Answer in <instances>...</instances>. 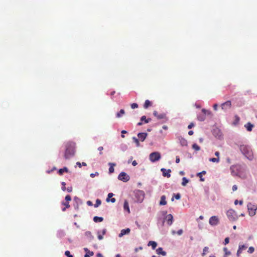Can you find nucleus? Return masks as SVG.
I'll return each mask as SVG.
<instances>
[{
  "label": "nucleus",
  "mask_w": 257,
  "mask_h": 257,
  "mask_svg": "<svg viewBox=\"0 0 257 257\" xmlns=\"http://www.w3.org/2000/svg\"><path fill=\"white\" fill-rule=\"evenodd\" d=\"M215 155L217 157L219 158V152H216L215 153Z\"/></svg>",
  "instance_id": "60"
},
{
  "label": "nucleus",
  "mask_w": 257,
  "mask_h": 257,
  "mask_svg": "<svg viewBox=\"0 0 257 257\" xmlns=\"http://www.w3.org/2000/svg\"><path fill=\"white\" fill-rule=\"evenodd\" d=\"M147 135L148 134L146 133H140L138 134V137L141 141L143 142L146 139Z\"/></svg>",
  "instance_id": "12"
},
{
  "label": "nucleus",
  "mask_w": 257,
  "mask_h": 257,
  "mask_svg": "<svg viewBox=\"0 0 257 257\" xmlns=\"http://www.w3.org/2000/svg\"><path fill=\"white\" fill-rule=\"evenodd\" d=\"M108 165H109V173H112L114 172V166H115V163H109L108 164Z\"/></svg>",
  "instance_id": "23"
},
{
  "label": "nucleus",
  "mask_w": 257,
  "mask_h": 257,
  "mask_svg": "<svg viewBox=\"0 0 257 257\" xmlns=\"http://www.w3.org/2000/svg\"><path fill=\"white\" fill-rule=\"evenodd\" d=\"M151 105H152V102L149 100H146L144 104V108L145 109H147L149 107L151 106Z\"/></svg>",
  "instance_id": "24"
},
{
  "label": "nucleus",
  "mask_w": 257,
  "mask_h": 257,
  "mask_svg": "<svg viewBox=\"0 0 257 257\" xmlns=\"http://www.w3.org/2000/svg\"><path fill=\"white\" fill-rule=\"evenodd\" d=\"M239 149L242 154L249 160H252L253 155L250 147L247 145H241L239 146Z\"/></svg>",
  "instance_id": "2"
},
{
  "label": "nucleus",
  "mask_w": 257,
  "mask_h": 257,
  "mask_svg": "<svg viewBox=\"0 0 257 257\" xmlns=\"http://www.w3.org/2000/svg\"><path fill=\"white\" fill-rule=\"evenodd\" d=\"M65 147L66 150L64 154V158L67 160L74 155L75 144L72 142H69L66 143Z\"/></svg>",
  "instance_id": "1"
},
{
  "label": "nucleus",
  "mask_w": 257,
  "mask_h": 257,
  "mask_svg": "<svg viewBox=\"0 0 257 257\" xmlns=\"http://www.w3.org/2000/svg\"><path fill=\"white\" fill-rule=\"evenodd\" d=\"M166 219H167V220L168 224L169 225H171L172 224V222H173V215L172 214H168L166 216Z\"/></svg>",
  "instance_id": "14"
},
{
  "label": "nucleus",
  "mask_w": 257,
  "mask_h": 257,
  "mask_svg": "<svg viewBox=\"0 0 257 257\" xmlns=\"http://www.w3.org/2000/svg\"><path fill=\"white\" fill-rule=\"evenodd\" d=\"M131 107L133 109L137 108L138 107V105L136 103H133L131 104Z\"/></svg>",
  "instance_id": "43"
},
{
  "label": "nucleus",
  "mask_w": 257,
  "mask_h": 257,
  "mask_svg": "<svg viewBox=\"0 0 257 257\" xmlns=\"http://www.w3.org/2000/svg\"><path fill=\"white\" fill-rule=\"evenodd\" d=\"M229 237H226L224 239V244L226 245V244H228L229 243Z\"/></svg>",
  "instance_id": "47"
},
{
  "label": "nucleus",
  "mask_w": 257,
  "mask_h": 257,
  "mask_svg": "<svg viewBox=\"0 0 257 257\" xmlns=\"http://www.w3.org/2000/svg\"><path fill=\"white\" fill-rule=\"evenodd\" d=\"M192 148L195 150L196 151H198L200 150V148L199 146H198L196 144H194L192 145Z\"/></svg>",
  "instance_id": "31"
},
{
  "label": "nucleus",
  "mask_w": 257,
  "mask_h": 257,
  "mask_svg": "<svg viewBox=\"0 0 257 257\" xmlns=\"http://www.w3.org/2000/svg\"><path fill=\"white\" fill-rule=\"evenodd\" d=\"M209 222L212 226L217 225L219 223L218 217L216 216L211 217L209 219Z\"/></svg>",
  "instance_id": "9"
},
{
  "label": "nucleus",
  "mask_w": 257,
  "mask_h": 257,
  "mask_svg": "<svg viewBox=\"0 0 257 257\" xmlns=\"http://www.w3.org/2000/svg\"><path fill=\"white\" fill-rule=\"evenodd\" d=\"M180 143H181L182 146H187V140H186L184 138H181L180 140Z\"/></svg>",
  "instance_id": "30"
},
{
  "label": "nucleus",
  "mask_w": 257,
  "mask_h": 257,
  "mask_svg": "<svg viewBox=\"0 0 257 257\" xmlns=\"http://www.w3.org/2000/svg\"><path fill=\"white\" fill-rule=\"evenodd\" d=\"M113 196V194L112 193H109L108 194V197L106 199V201L109 202V198H111Z\"/></svg>",
  "instance_id": "41"
},
{
  "label": "nucleus",
  "mask_w": 257,
  "mask_h": 257,
  "mask_svg": "<svg viewBox=\"0 0 257 257\" xmlns=\"http://www.w3.org/2000/svg\"><path fill=\"white\" fill-rule=\"evenodd\" d=\"M118 179L124 182H126L130 180V177L125 172H121L118 176Z\"/></svg>",
  "instance_id": "7"
},
{
  "label": "nucleus",
  "mask_w": 257,
  "mask_h": 257,
  "mask_svg": "<svg viewBox=\"0 0 257 257\" xmlns=\"http://www.w3.org/2000/svg\"><path fill=\"white\" fill-rule=\"evenodd\" d=\"M65 200L67 201V202H69L71 200V197L69 195H67L65 197Z\"/></svg>",
  "instance_id": "40"
},
{
  "label": "nucleus",
  "mask_w": 257,
  "mask_h": 257,
  "mask_svg": "<svg viewBox=\"0 0 257 257\" xmlns=\"http://www.w3.org/2000/svg\"><path fill=\"white\" fill-rule=\"evenodd\" d=\"M177 233L179 235H181L183 233V230L179 229V230H178Z\"/></svg>",
  "instance_id": "52"
},
{
  "label": "nucleus",
  "mask_w": 257,
  "mask_h": 257,
  "mask_svg": "<svg viewBox=\"0 0 257 257\" xmlns=\"http://www.w3.org/2000/svg\"><path fill=\"white\" fill-rule=\"evenodd\" d=\"M103 220V218L101 217L95 216L93 218V221L95 222H101Z\"/></svg>",
  "instance_id": "26"
},
{
  "label": "nucleus",
  "mask_w": 257,
  "mask_h": 257,
  "mask_svg": "<svg viewBox=\"0 0 257 257\" xmlns=\"http://www.w3.org/2000/svg\"><path fill=\"white\" fill-rule=\"evenodd\" d=\"M138 164L137 162H136V161H134L133 162H132V165L134 166H137Z\"/></svg>",
  "instance_id": "58"
},
{
  "label": "nucleus",
  "mask_w": 257,
  "mask_h": 257,
  "mask_svg": "<svg viewBox=\"0 0 257 257\" xmlns=\"http://www.w3.org/2000/svg\"><path fill=\"white\" fill-rule=\"evenodd\" d=\"M247 247L244 245H239V249H240L241 251L243 250V249H244L246 248Z\"/></svg>",
  "instance_id": "46"
},
{
  "label": "nucleus",
  "mask_w": 257,
  "mask_h": 257,
  "mask_svg": "<svg viewBox=\"0 0 257 257\" xmlns=\"http://www.w3.org/2000/svg\"><path fill=\"white\" fill-rule=\"evenodd\" d=\"M64 172H68V169L66 167H64L63 168L60 169L58 171V173L60 175H62Z\"/></svg>",
  "instance_id": "22"
},
{
  "label": "nucleus",
  "mask_w": 257,
  "mask_h": 257,
  "mask_svg": "<svg viewBox=\"0 0 257 257\" xmlns=\"http://www.w3.org/2000/svg\"><path fill=\"white\" fill-rule=\"evenodd\" d=\"M62 185V190L64 191H65L66 189V187H65V186H66V183L65 182H62V183H61Z\"/></svg>",
  "instance_id": "44"
},
{
  "label": "nucleus",
  "mask_w": 257,
  "mask_h": 257,
  "mask_svg": "<svg viewBox=\"0 0 257 257\" xmlns=\"http://www.w3.org/2000/svg\"><path fill=\"white\" fill-rule=\"evenodd\" d=\"M87 204L88 205H92V202H91L90 201H88L87 202Z\"/></svg>",
  "instance_id": "62"
},
{
  "label": "nucleus",
  "mask_w": 257,
  "mask_h": 257,
  "mask_svg": "<svg viewBox=\"0 0 257 257\" xmlns=\"http://www.w3.org/2000/svg\"><path fill=\"white\" fill-rule=\"evenodd\" d=\"M77 165H78L80 168L82 166H86L87 165L85 162H82V163H80V162H77L76 163Z\"/></svg>",
  "instance_id": "39"
},
{
  "label": "nucleus",
  "mask_w": 257,
  "mask_h": 257,
  "mask_svg": "<svg viewBox=\"0 0 257 257\" xmlns=\"http://www.w3.org/2000/svg\"><path fill=\"white\" fill-rule=\"evenodd\" d=\"M151 120L150 118H146V116L145 115L142 116L141 117V121H144L145 123H147Z\"/></svg>",
  "instance_id": "25"
},
{
  "label": "nucleus",
  "mask_w": 257,
  "mask_h": 257,
  "mask_svg": "<svg viewBox=\"0 0 257 257\" xmlns=\"http://www.w3.org/2000/svg\"><path fill=\"white\" fill-rule=\"evenodd\" d=\"M85 234L86 236L89 237L90 239H92L93 238V236L91 234V233L90 231H87Z\"/></svg>",
  "instance_id": "35"
},
{
  "label": "nucleus",
  "mask_w": 257,
  "mask_h": 257,
  "mask_svg": "<svg viewBox=\"0 0 257 257\" xmlns=\"http://www.w3.org/2000/svg\"><path fill=\"white\" fill-rule=\"evenodd\" d=\"M206 174V171H202L200 173H199L198 174H197V176H200V175H202V174Z\"/></svg>",
  "instance_id": "55"
},
{
  "label": "nucleus",
  "mask_w": 257,
  "mask_h": 257,
  "mask_svg": "<svg viewBox=\"0 0 257 257\" xmlns=\"http://www.w3.org/2000/svg\"><path fill=\"white\" fill-rule=\"evenodd\" d=\"M101 200H99V199H97L96 201L95 204H94V207H98L101 204Z\"/></svg>",
  "instance_id": "36"
},
{
  "label": "nucleus",
  "mask_w": 257,
  "mask_h": 257,
  "mask_svg": "<svg viewBox=\"0 0 257 257\" xmlns=\"http://www.w3.org/2000/svg\"><path fill=\"white\" fill-rule=\"evenodd\" d=\"M133 140H134V142L136 143L137 147H139L140 146L139 139L136 138V137H134L133 138Z\"/></svg>",
  "instance_id": "32"
},
{
  "label": "nucleus",
  "mask_w": 257,
  "mask_h": 257,
  "mask_svg": "<svg viewBox=\"0 0 257 257\" xmlns=\"http://www.w3.org/2000/svg\"><path fill=\"white\" fill-rule=\"evenodd\" d=\"M98 150L99 151V154L100 155H102V151L103 150V147H98Z\"/></svg>",
  "instance_id": "45"
},
{
  "label": "nucleus",
  "mask_w": 257,
  "mask_h": 257,
  "mask_svg": "<svg viewBox=\"0 0 257 257\" xmlns=\"http://www.w3.org/2000/svg\"><path fill=\"white\" fill-rule=\"evenodd\" d=\"M149 158L151 162H155L160 159L161 155L158 152H153L150 154Z\"/></svg>",
  "instance_id": "6"
},
{
  "label": "nucleus",
  "mask_w": 257,
  "mask_h": 257,
  "mask_svg": "<svg viewBox=\"0 0 257 257\" xmlns=\"http://www.w3.org/2000/svg\"><path fill=\"white\" fill-rule=\"evenodd\" d=\"M199 177L200 178V181H204V179L202 178V175H200V176H199Z\"/></svg>",
  "instance_id": "63"
},
{
  "label": "nucleus",
  "mask_w": 257,
  "mask_h": 257,
  "mask_svg": "<svg viewBox=\"0 0 257 257\" xmlns=\"http://www.w3.org/2000/svg\"><path fill=\"white\" fill-rule=\"evenodd\" d=\"M180 162V158L179 157L177 156L176 158V163H179Z\"/></svg>",
  "instance_id": "57"
},
{
  "label": "nucleus",
  "mask_w": 257,
  "mask_h": 257,
  "mask_svg": "<svg viewBox=\"0 0 257 257\" xmlns=\"http://www.w3.org/2000/svg\"><path fill=\"white\" fill-rule=\"evenodd\" d=\"M124 113H125V111H124V109H120L119 112L117 113L116 117L118 118L120 117L123 114H124Z\"/></svg>",
  "instance_id": "28"
},
{
  "label": "nucleus",
  "mask_w": 257,
  "mask_h": 257,
  "mask_svg": "<svg viewBox=\"0 0 257 257\" xmlns=\"http://www.w3.org/2000/svg\"><path fill=\"white\" fill-rule=\"evenodd\" d=\"M247 208L248 210V214L250 216H253L255 214L256 210L257 209V206L256 205L249 203L247 204Z\"/></svg>",
  "instance_id": "3"
},
{
  "label": "nucleus",
  "mask_w": 257,
  "mask_h": 257,
  "mask_svg": "<svg viewBox=\"0 0 257 257\" xmlns=\"http://www.w3.org/2000/svg\"><path fill=\"white\" fill-rule=\"evenodd\" d=\"M97 257H103L101 253H97Z\"/></svg>",
  "instance_id": "64"
},
{
  "label": "nucleus",
  "mask_w": 257,
  "mask_h": 257,
  "mask_svg": "<svg viewBox=\"0 0 257 257\" xmlns=\"http://www.w3.org/2000/svg\"><path fill=\"white\" fill-rule=\"evenodd\" d=\"M244 126L246 128L247 131L250 132L252 131L253 125L250 122H247L246 124H245Z\"/></svg>",
  "instance_id": "18"
},
{
  "label": "nucleus",
  "mask_w": 257,
  "mask_h": 257,
  "mask_svg": "<svg viewBox=\"0 0 257 257\" xmlns=\"http://www.w3.org/2000/svg\"><path fill=\"white\" fill-rule=\"evenodd\" d=\"M153 114L157 117L158 119H163L165 117V114H158L156 111H154L153 112Z\"/></svg>",
  "instance_id": "17"
},
{
  "label": "nucleus",
  "mask_w": 257,
  "mask_h": 257,
  "mask_svg": "<svg viewBox=\"0 0 257 257\" xmlns=\"http://www.w3.org/2000/svg\"><path fill=\"white\" fill-rule=\"evenodd\" d=\"M66 190H67V192H71L72 191V187H69Z\"/></svg>",
  "instance_id": "51"
},
{
  "label": "nucleus",
  "mask_w": 257,
  "mask_h": 257,
  "mask_svg": "<svg viewBox=\"0 0 257 257\" xmlns=\"http://www.w3.org/2000/svg\"><path fill=\"white\" fill-rule=\"evenodd\" d=\"M156 252L158 254H162V255H166V252L165 251H163V248L162 247H159L156 249Z\"/></svg>",
  "instance_id": "16"
},
{
  "label": "nucleus",
  "mask_w": 257,
  "mask_h": 257,
  "mask_svg": "<svg viewBox=\"0 0 257 257\" xmlns=\"http://www.w3.org/2000/svg\"><path fill=\"white\" fill-rule=\"evenodd\" d=\"M210 114V112L208 110H206L205 109H202V113L201 114H199L197 118L199 121H204L206 118V114Z\"/></svg>",
  "instance_id": "8"
},
{
  "label": "nucleus",
  "mask_w": 257,
  "mask_h": 257,
  "mask_svg": "<svg viewBox=\"0 0 257 257\" xmlns=\"http://www.w3.org/2000/svg\"><path fill=\"white\" fill-rule=\"evenodd\" d=\"M131 231V230L130 228H126L125 229H122L120 231V233L119 234L118 236L119 237H121L124 235L126 234H128Z\"/></svg>",
  "instance_id": "13"
},
{
  "label": "nucleus",
  "mask_w": 257,
  "mask_h": 257,
  "mask_svg": "<svg viewBox=\"0 0 257 257\" xmlns=\"http://www.w3.org/2000/svg\"><path fill=\"white\" fill-rule=\"evenodd\" d=\"M254 248L252 246H250L249 247L247 252L249 253H252L254 252Z\"/></svg>",
  "instance_id": "38"
},
{
  "label": "nucleus",
  "mask_w": 257,
  "mask_h": 257,
  "mask_svg": "<svg viewBox=\"0 0 257 257\" xmlns=\"http://www.w3.org/2000/svg\"><path fill=\"white\" fill-rule=\"evenodd\" d=\"M65 254L68 257H73V256L70 254V252L68 250L65 251Z\"/></svg>",
  "instance_id": "42"
},
{
  "label": "nucleus",
  "mask_w": 257,
  "mask_h": 257,
  "mask_svg": "<svg viewBox=\"0 0 257 257\" xmlns=\"http://www.w3.org/2000/svg\"><path fill=\"white\" fill-rule=\"evenodd\" d=\"M148 246H151L152 249H155L157 246V243L154 241H150L148 243Z\"/></svg>",
  "instance_id": "15"
},
{
  "label": "nucleus",
  "mask_w": 257,
  "mask_h": 257,
  "mask_svg": "<svg viewBox=\"0 0 257 257\" xmlns=\"http://www.w3.org/2000/svg\"><path fill=\"white\" fill-rule=\"evenodd\" d=\"M85 251L87 252L85 255H84V257H90V256H92L94 254V253L93 251H89L87 248H84Z\"/></svg>",
  "instance_id": "21"
},
{
  "label": "nucleus",
  "mask_w": 257,
  "mask_h": 257,
  "mask_svg": "<svg viewBox=\"0 0 257 257\" xmlns=\"http://www.w3.org/2000/svg\"><path fill=\"white\" fill-rule=\"evenodd\" d=\"M194 126V124L193 122L190 123L188 126V128L190 129Z\"/></svg>",
  "instance_id": "49"
},
{
  "label": "nucleus",
  "mask_w": 257,
  "mask_h": 257,
  "mask_svg": "<svg viewBox=\"0 0 257 257\" xmlns=\"http://www.w3.org/2000/svg\"><path fill=\"white\" fill-rule=\"evenodd\" d=\"M174 197H175V198L176 199L178 200V199H179L180 198L181 196H180V194L179 193H178L176 195H174Z\"/></svg>",
  "instance_id": "48"
},
{
  "label": "nucleus",
  "mask_w": 257,
  "mask_h": 257,
  "mask_svg": "<svg viewBox=\"0 0 257 257\" xmlns=\"http://www.w3.org/2000/svg\"><path fill=\"white\" fill-rule=\"evenodd\" d=\"M208 247L206 246L203 248V252L202 253V256H204L206 254V252L208 251Z\"/></svg>",
  "instance_id": "37"
},
{
  "label": "nucleus",
  "mask_w": 257,
  "mask_h": 257,
  "mask_svg": "<svg viewBox=\"0 0 257 257\" xmlns=\"http://www.w3.org/2000/svg\"><path fill=\"white\" fill-rule=\"evenodd\" d=\"M189 182V180L186 178V177H183L182 178V185L183 186H185Z\"/></svg>",
  "instance_id": "29"
},
{
  "label": "nucleus",
  "mask_w": 257,
  "mask_h": 257,
  "mask_svg": "<svg viewBox=\"0 0 257 257\" xmlns=\"http://www.w3.org/2000/svg\"><path fill=\"white\" fill-rule=\"evenodd\" d=\"M161 171L162 172L163 176L167 177V178L170 177V172H171L170 169H168V170H167L165 168H162L161 169Z\"/></svg>",
  "instance_id": "11"
},
{
  "label": "nucleus",
  "mask_w": 257,
  "mask_h": 257,
  "mask_svg": "<svg viewBox=\"0 0 257 257\" xmlns=\"http://www.w3.org/2000/svg\"><path fill=\"white\" fill-rule=\"evenodd\" d=\"M166 204H167V201H166V197L165 195H163L161 197V200L160 201V205H165Z\"/></svg>",
  "instance_id": "19"
},
{
  "label": "nucleus",
  "mask_w": 257,
  "mask_h": 257,
  "mask_svg": "<svg viewBox=\"0 0 257 257\" xmlns=\"http://www.w3.org/2000/svg\"><path fill=\"white\" fill-rule=\"evenodd\" d=\"M98 238L99 240H101L103 239L102 235L99 234V232H98Z\"/></svg>",
  "instance_id": "54"
},
{
  "label": "nucleus",
  "mask_w": 257,
  "mask_h": 257,
  "mask_svg": "<svg viewBox=\"0 0 257 257\" xmlns=\"http://www.w3.org/2000/svg\"><path fill=\"white\" fill-rule=\"evenodd\" d=\"M135 198H136V201L138 202H142L145 197V194L143 191L137 190L135 192Z\"/></svg>",
  "instance_id": "5"
},
{
  "label": "nucleus",
  "mask_w": 257,
  "mask_h": 257,
  "mask_svg": "<svg viewBox=\"0 0 257 257\" xmlns=\"http://www.w3.org/2000/svg\"><path fill=\"white\" fill-rule=\"evenodd\" d=\"M222 109L224 110H227L230 109L231 107V102L230 100H227L226 102L223 103L221 105Z\"/></svg>",
  "instance_id": "10"
},
{
  "label": "nucleus",
  "mask_w": 257,
  "mask_h": 257,
  "mask_svg": "<svg viewBox=\"0 0 257 257\" xmlns=\"http://www.w3.org/2000/svg\"><path fill=\"white\" fill-rule=\"evenodd\" d=\"M223 251L225 253V255H229L231 253L230 251H229L226 247L223 248Z\"/></svg>",
  "instance_id": "34"
},
{
  "label": "nucleus",
  "mask_w": 257,
  "mask_h": 257,
  "mask_svg": "<svg viewBox=\"0 0 257 257\" xmlns=\"http://www.w3.org/2000/svg\"><path fill=\"white\" fill-rule=\"evenodd\" d=\"M62 204L65 206V207L62 209L63 211H65L66 208H68L70 207V205L69 204V202H67V201L63 202Z\"/></svg>",
  "instance_id": "27"
},
{
  "label": "nucleus",
  "mask_w": 257,
  "mask_h": 257,
  "mask_svg": "<svg viewBox=\"0 0 257 257\" xmlns=\"http://www.w3.org/2000/svg\"><path fill=\"white\" fill-rule=\"evenodd\" d=\"M123 208H124V210L127 211L128 213L130 212L129 206H128V203L127 201V200H125L124 202Z\"/></svg>",
  "instance_id": "20"
},
{
  "label": "nucleus",
  "mask_w": 257,
  "mask_h": 257,
  "mask_svg": "<svg viewBox=\"0 0 257 257\" xmlns=\"http://www.w3.org/2000/svg\"><path fill=\"white\" fill-rule=\"evenodd\" d=\"M116 200L114 198H112L111 199H110V201L112 202V203H114L115 202Z\"/></svg>",
  "instance_id": "61"
},
{
  "label": "nucleus",
  "mask_w": 257,
  "mask_h": 257,
  "mask_svg": "<svg viewBox=\"0 0 257 257\" xmlns=\"http://www.w3.org/2000/svg\"><path fill=\"white\" fill-rule=\"evenodd\" d=\"M209 161L210 162H216V163H218L219 162V158H210L209 159Z\"/></svg>",
  "instance_id": "33"
},
{
  "label": "nucleus",
  "mask_w": 257,
  "mask_h": 257,
  "mask_svg": "<svg viewBox=\"0 0 257 257\" xmlns=\"http://www.w3.org/2000/svg\"><path fill=\"white\" fill-rule=\"evenodd\" d=\"M213 108L215 110H217V107H218V105L217 104H214L213 105Z\"/></svg>",
  "instance_id": "56"
},
{
  "label": "nucleus",
  "mask_w": 257,
  "mask_h": 257,
  "mask_svg": "<svg viewBox=\"0 0 257 257\" xmlns=\"http://www.w3.org/2000/svg\"><path fill=\"white\" fill-rule=\"evenodd\" d=\"M193 134H194V132H193V131H189V132H188V135H189V136H192Z\"/></svg>",
  "instance_id": "59"
},
{
  "label": "nucleus",
  "mask_w": 257,
  "mask_h": 257,
  "mask_svg": "<svg viewBox=\"0 0 257 257\" xmlns=\"http://www.w3.org/2000/svg\"><path fill=\"white\" fill-rule=\"evenodd\" d=\"M226 215L230 220L235 221L237 218V215L235 211L232 209H229L227 211Z\"/></svg>",
  "instance_id": "4"
},
{
  "label": "nucleus",
  "mask_w": 257,
  "mask_h": 257,
  "mask_svg": "<svg viewBox=\"0 0 257 257\" xmlns=\"http://www.w3.org/2000/svg\"><path fill=\"white\" fill-rule=\"evenodd\" d=\"M237 186L236 185H234L232 186V190L233 191H235L237 190Z\"/></svg>",
  "instance_id": "53"
},
{
  "label": "nucleus",
  "mask_w": 257,
  "mask_h": 257,
  "mask_svg": "<svg viewBox=\"0 0 257 257\" xmlns=\"http://www.w3.org/2000/svg\"><path fill=\"white\" fill-rule=\"evenodd\" d=\"M98 175V173L97 172H96L95 173H91L90 174V176L92 177V178H93L95 176H97Z\"/></svg>",
  "instance_id": "50"
}]
</instances>
